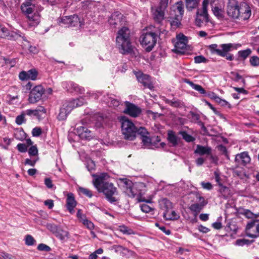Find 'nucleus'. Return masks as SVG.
<instances>
[{
  "label": "nucleus",
  "instance_id": "1",
  "mask_svg": "<svg viewBox=\"0 0 259 259\" xmlns=\"http://www.w3.org/2000/svg\"><path fill=\"white\" fill-rule=\"evenodd\" d=\"M92 176L94 177L93 184L98 191L103 193L109 202H116L117 199L115 196L118 194L117 190L113 183L109 182V176L104 172Z\"/></svg>",
  "mask_w": 259,
  "mask_h": 259
},
{
  "label": "nucleus",
  "instance_id": "2",
  "mask_svg": "<svg viewBox=\"0 0 259 259\" xmlns=\"http://www.w3.org/2000/svg\"><path fill=\"white\" fill-rule=\"evenodd\" d=\"M250 7L245 3L237 5V1L232 0L228 3L227 7L228 15L234 19L239 20H246L251 16Z\"/></svg>",
  "mask_w": 259,
  "mask_h": 259
},
{
  "label": "nucleus",
  "instance_id": "3",
  "mask_svg": "<svg viewBox=\"0 0 259 259\" xmlns=\"http://www.w3.org/2000/svg\"><path fill=\"white\" fill-rule=\"evenodd\" d=\"M116 45L119 52L122 54H129L133 52L130 38V30L126 27L119 29L116 38Z\"/></svg>",
  "mask_w": 259,
  "mask_h": 259
},
{
  "label": "nucleus",
  "instance_id": "4",
  "mask_svg": "<svg viewBox=\"0 0 259 259\" xmlns=\"http://www.w3.org/2000/svg\"><path fill=\"white\" fill-rule=\"evenodd\" d=\"M21 9L29 19L30 25L35 26L39 23L40 16L38 11L41 9L32 0H26L21 5Z\"/></svg>",
  "mask_w": 259,
  "mask_h": 259
},
{
  "label": "nucleus",
  "instance_id": "5",
  "mask_svg": "<svg viewBox=\"0 0 259 259\" xmlns=\"http://www.w3.org/2000/svg\"><path fill=\"white\" fill-rule=\"evenodd\" d=\"M184 13V4L182 1L176 3L171 7L167 19L172 27L177 28L180 26Z\"/></svg>",
  "mask_w": 259,
  "mask_h": 259
},
{
  "label": "nucleus",
  "instance_id": "6",
  "mask_svg": "<svg viewBox=\"0 0 259 259\" xmlns=\"http://www.w3.org/2000/svg\"><path fill=\"white\" fill-rule=\"evenodd\" d=\"M85 103V101L82 97L65 101L60 109L57 116L58 119L59 120H65L73 109L81 106Z\"/></svg>",
  "mask_w": 259,
  "mask_h": 259
},
{
  "label": "nucleus",
  "instance_id": "7",
  "mask_svg": "<svg viewBox=\"0 0 259 259\" xmlns=\"http://www.w3.org/2000/svg\"><path fill=\"white\" fill-rule=\"evenodd\" d=\"M121 130L124 138L132 141L136 137L137 128L127 118L123 117L121 119Z\"/></svg>",
  "mask_w": 259,
  "mask_h": 259
},
{
  "label": "nucleus",
  "instance_id": "8",
  "mask_svg": "<svg viewBox=\"0 0 259 259\" xmlns=\"http://www.w3.org/2000/svg\"><path fill=\"white\" fill-rule=\"evenodd\" d=\"M142 47L147 52H150L155 46L157 41V35L155 33L150 32L143 33L139 39Z\"/></svg>",
  "mask_w": 259,
  "mask_h": 259
},
{
  "label": "nucleus",
  "instance_id": "9",
  "mask_svg": "<svg viewBox=\"0 0 259 259\" xmlns=\"http://www.w3.org/2000/svg\"><path fill=\"white\" fill-rule=\"evenodd\" d=\"M219 49L217 44H211L208 46V49L212 54L225 57L226 54L232 50L236 49L235 45L233 44H224L220 46Z\"/></svg>",
  "mask_w": 259,
  "mask_h": 259
},
{
  "label": "nucleus",
  "instance_id": "10",
  "mask_svg": "<svg viewBox=\"0 0 259 259\" xmlns=\"http://www.w3.org/2000/svg\"><path fill=\"white\" fill-rule=\"evenodd\" d=\"M208 3L209 0H203L202 9H198L197 11L195 24L199 27H201L203 24L207 23L209 22V17L207 12Z\"/></svg>",
  "mask_w": 259,
  "mask_h": 259
},
{
  "label": "nucleus",
  "instance_id": "11",
  "mask_svg": "<svg viewBox=\"0 0 259 259\" xmlns=\"http://www.w3.org/2000/svg\"><path fill=\"white\" fill-rule=\"evenodd\" d=\"M59 22L60 25L64 27H75L81 25V21L76 15L63 17L60 19Z\"/></svg>",
  "mask_w": 259,
  "mask_h": 259
},
{
  "label": "nucleus",
  "instance_id": "12",
  "mask_svg": "<svg viewBox=\"0 0 259 259\" xmlns=\"http://www.w3.org/2000/svg\"><path fill=\"white\" fill-rule=\"evenodd\" d=\"M245 233L247 236L255 238L259 236V220L251 221L246 226Z\"/></svg>",
  "mask_w": 259,
  "mask_h": 259
},
{
  "label": "nucleus",
  "instance_id": "13",
  "mask_svg": "<svg viewBox=\"0 0 259 259\" xmlns=\"http://www.w3.org/2000/svg\"><path fill=\"white\" fill-rule=\"evenodd\" d=\"M195 202V203L190 205L189 209L191 211L194 212L195 215L196 216L207 204V202L203 196H201L199 194L196 195Z\"/></svg>",
  "mask_w": 259,
  "mask_h": 259
},
{
  "label": "nucleus",
  "instance_id": "14",
  "mask_svg": "<svg viewBox=\"0 0 259 259\" xmlns=\"http://www.w3.org/2000/svg\"><path fill=\"white\" fill-rule=\"evenodd\" d=\"M45 90L41 85H37L34 87L30 92L28 98L29 102L34 104L39 101L44 94Z\"/></svg>",
  "mask_w": 259,
  "mask_h": 259
},
{
  "label": "nucleus",
  "instance_id": "15",
  "mask_svg": "<svg viewBox=\"0 0 259 259\" xmlns=\"http://www.w3.org/2000/svg\"><path fill=\"white\" fill-rule=\"evenodd\" d=\"M124 192L131 197H134L137 195L136 190L133 182L127 179L120 180Z\"/></svg>",
  "mask_w": 259,
  "mask_h": 259
},
{
  "label": "nucleus",
  "instance_id": "16",
  "mask_svg": "<svg viewBox=\"0 0 259 259\" xmlns=\"http://www.w3.org/2000/svg\"><path fill=\"white\" fill-rule=\"evenodd\" d=\"M177 39L175 51L177 53L184 54L186 50L188 42L187 37L183 34L180 33L177 35Z\"/></svg>",
  "mask_w": 259,
  "mask_h": 259
},
{
  "label": "nucleus",
  "instance_id": "17",
  "mask_svg": "<svg viewBox=\"0 0 259 259\" xmlns=\"http://www.w3.org/2000/svg\"><path fill=\"white\" fill-rule=\"evenodd\" d=\"M134 74L138 81L145 87L150 89H152L153 88L150 77L149 75L145 74L141 71H134Z\"/></svg>",
  "mask_w": 259,
  "mask_h": 259
},
{
  "label": "nucleus",
  "instance_id": "18",
  "mask_svg": "<svg viewBox=\"0 0 259 259\" xmlns=\"http://www.w3.org/2000/svg\"><path fill=\"white\" fill-rule=\"evenodd\" d=\"M125 104L126 105V108L124 110L125 113L134 117L138 116L141 113V109L134 104L127 101Z\"/></svg>",
  "mask_w": 259,
  "mask_h": 259
},
{
  "label": "nucleus",
  "instance_id": "19",
  "mask_svg": "<svg viewBox=\"0 0 259 259\" xmlns=\"http://www.w3.org/2000/svg\"><path fill=\"white\" fill-rule=\"evenodd\" d=\"M38 75L37 71L35 69H32L28 71H21L19 75V77L21 80H26L31 79L36 80Z\"/></svg>",
  "mask_w": 259,
  "mask_h": 259
},
{
  "label": "nucleus",
  "instance_id": "20",
  "mask_svg": "<svg viewBox=\"0 0 259 259\" xmlns=\"http://www.w3.org/2000/svg\"><path fill=\"white\" fill-rule=\"evenodd\" d=\"M76 132L79 137L82 139L90 140L94 136L92 131L82 126L77 127Z\"/></svg>",
  "mask_w": 259,
  "mask_h": 259
},
{
  "label": "nucleus",
  "instance_id": "21",
  "mask_svg": "<svg viewBox=\"0 0 259 259\" xmlns=\"http://www.w3.org/2000/svg\"><path fill=\"white\" fill-rule=\"evenodd\" d=\"M24 113L26 115H28L31 117H39L40 116L42 113H46V109L43 106H38L36 108L34 109H27L26 110H24Z\"/></svg>",
  "mask_w": 259,
  "mask_h": 259
},
{
  "label": "nucleus",
  "instance_id": "22",
  "mask_svg": "<svg viewBox=\"0 0 259 259\" xmlns=\"http://www.w3.org/2000/svg\"><path fill=\"white\" fill-rule=\"evenodd\" d=\"M66 207L71 214L74 212V208L76 205V202L72 193H68L66 198Z\"/></svg>",
  "mask_w": 259,
  "mask_h": 259
},
{
  "label": "nucleus",
  "instance_id": "23",
  "mask_svg": "<svg viewBox=\"0 0 259 259\" xmlns=\"http://www.w3.org/2000/svg\"><path fill=\"white\" fill-rule=\"evenodd\" d=\"M235 161L244 165L249 163L250 161V158L248 153L246 152H243L236 155L235 157Z\"/></svg>",
  "mask_w": 259,
  "mask_h": 259
},
{
  "label": "nucleus",
  "instance_id": "24",
  "mask_svg": "<svg viewBox=\"0 0 259 259\" xmlns=\"http://www.w3.org/2000/svg\"><path fill=\"white\" fill-rule=\"evenodd\" d=\"M17 35L16 32H10L6 27L0 25V37L12 39L16 38Z\"/></svg>",
  "mask_w": 259,
  "mask_h": 259
},
{
  "label": "nucleus",
  "instance_id": "25",
  "mask_svg": "<svg viewBox=\"0 0 259 259\" xmlns=\"http://www.w3.org/2000/svg\"><path fill=\"white\" fill-rule=\"evenodd\" d=\"M64 85L67 90L70 92H76L82 94L84 92V89L82 87L73 82H65Z\"/></svg>",
  "mask_w": 259,
  "mask_h": 259
},
{
  "label": "nucleus",
  "instance_id": "26",
  "mask_svg": "<svg viewBox=\"0 0 259 259\" xmlns=\"http://www.w3.org/2000/svg\"><path fill=\"white\" fill-rule=\"evenodd\" d=\"M152 11L155 21L158 23L161 22L164 18L165 11L157 7L155 9H152Z\"/></svg>",
  "mask_w": 259,
  "mask_h": 259
},
{
  "label": "nucleus",
  "instance_id": "27",
  "mask_svg": "<svg viewBox=\"0 0 259 259\" xmlns=\"http://www.w3.org/2000/svg\"><path fill=\"white\" fill-rule=\"evenodd\" d=\"M211 152V149L210 147L208 146H203L200 145H197L196 149H195L194 153L198 154L200 155H210Z\"/></svg>",
  "mask_w": 259,
  "mask_h": 259
},
{
  "label": "nucleus",
  "instance_id": "28",
  "mask_svg": "<svg viewBox=\"0 0 259 259\" xmlns=\"http://www.w3.org/2000/svg\"><path fill=\"white\" fill-rule=\"evenodd\" d=\"M163 217L167 220H176L180 218V215L170 209L163 212Z\"/></svg>",
  "mask_w": 259,
  "mask_h": 259
},
{
  "label": "nucleus",
  "instance_id": "29",
  "mask_svg": "<svg viewBox=\"0 0 259 259\" xmlns=\"http://www.w3.org/2000/svg\"><path fill=\"white\" fill-rule=\"evenodd\" d=\"M160 208L165 211L172 208V203L166 198H163L159 201Z\"/></svg>",
  "mask_w": 259,
  "mask_h": 259
},
{
  "label": "nucleus",
  "instance_id": "30",
  "mask_svg": "<svg viewBox=\"0 0 259 259\" xmlns=\"http://www.w3.org/2000/svg\"><path fill=\"white\" fill-rule=\"evenodd\" d=\"M121 16V14L118 12L113 13L108 20L110 24L111 25H117L118 22L120 21Z\"/></svg>",
  "mask_w": 259,
  "mask_h": 259
},
{
  "label": "nucleus",
  "instance_id": "31",
  "mask_svg": "<svg viewBox=\"0 0 259 259\" xmlns=\"http://www.w3.org/2000/svg\"><path fill=\"white\" fill-rule=\"evenodd\" d=\"M185 82L191 86L193 89L198 91L200 94H205L206 93L205 90L200 85L195 84L192 81L188 79H186L185 80Z\"/></svg>",
  "mask_w": 259,
  "mask_h": 259
},
{
  "label": "nucleus",
  "instance_id": "32",
  "mask_svg": "<svg viewBox=\"0 0 259 259\" xmlns=\"http://www.w3.org/2000/svg\"><path fill=\"white\" fill-rule=\"evenodd\" d=\"M54 234L60 240H64L66 238H68V232L59 228Z\"/></svg>",
  "mask_w": 259,
  "mask_h": 259
},
{
  "label": "nucleus",
  "instance_id": "33",
  "mask_svg": "<svg viewBox=\"0 0 259 259\" xmlns=\"http://www.w3.org/2000/svg\"><path fill=\"white\" fill-rule=\"evenodd\" d=\"M251 50L250 49L239 51L238 52V56L240 60H245L251 54Z\"/></svg>",
  "mask_w": 259,
  "mask_h": 259
},
{
  "label": "nucleus",
  "instance_id": "34",
  "mask_svg": "<svg viewBox=\"0 0 259 259\" xmlns=\"http://www.w3.org/2000/svg\"><path fill=\"white\" fill-rule=\"evenodd\" d=\"M168 140L173 146H176L178 144V138L172 131L168 132Z\"/></svg>",
  "mask_w": 259,
  "mask_h": 259
},
{
  "label": "nucleus",
  "instance_id": "35",
  "mask_svg": "<svg viewBox=\"0 0 259 259\" xmlns=\"http://www.w3.org/2000/svg\"><path fill=\"white\" fill-rule=\"evenodd\" d=\"M185 2L187 10L189 11L196 8L198 5L197 0H185Z\"/></svg>",
  "mask_w": 259,
  "mask_h": 259
},
{
  "label": "nucleus",
  "instance_id": "36",
  "mask_svg": "<svg viewBox=\"0 0 259 259\" xmlns=\"http://www.w3.org/2000/svg\"><path fill=\"white\" fill-rule=\"evenodd\" d=\"M231 74L234 81L236 82H240L243 85L245 84V79L239 73L235 72H231Z\"/></svg>",
  "mask_w": 259,
  "mask_h": 259
},
{
  "label": "nucleus",
  "instance_id": "37",
  "mask_svg": "<svg viewBox=\"0 0 259 259\" xmlns=\"http://www.w3.org/2000/svg\"><path fill=\"white\" fill-rule=\"evenodd\" d=\"M15 138L20 141H23L26 138V134L23 130L17 129L14 132Z\"/></svg>",
  "mask_w": 259,
  "mask_h": 259
},
{
  "label": "nucleus",
  "instance_id": "38",
  "mask_svg": "<svg viewBox=\"0 0 259 259\" xmlns=\"http://www.w3.org/2000/svg\"><path fill=\"white\" fill-rule=\"evenodd\" d=\"M26 114L24 113V111L21 112V114L17 116L15 119V122L17 125H20L23 123H24L26 121L25 116Z\"/></svg>",
  "mask_w": 259,
  "mask_h": 259
},
{
  "label": "nucleus",
  "instance_id": "39",
  "mask_svg": "<svg viewBox=\"0 0 259 259\" xmlns=\"http://www.w3.org/2000/svg\"><path fill=\"white\" fill-rule=\"evenodd\" d=\"M179 134L182 136L183 138L187 142H193L195 140V138L188 134L185 131H181Z\"/></svg>",
  "mask_w": 259,
  "mask_h": 259
},
{
  "label": "nucleus",
  "instance_id": "40",
  "mask_svg": "<svg viewBox=\"0 0 259 259\" xmlns=\"http://www.w3.org/2000/svg\"><path fill=\"white\" fill-rule=\"evenodd\" d=\"M164 101L166 103L169 104L171 106L175 107H179L181 106L182 105L181 102L178 100L174 99L173 100H170L169 99H165Z\"/></svg>",
  "mask_w": 259,
  "mask_h": 259
},
{
  "label": "nucleus",
  "instance_id": "41",
  "mask_svg": "<svg viewBox=\"0 0 259 259\" xmlns=\"http://www.w3.org/2000/svg\"><path fill=\"white\" fill-rule=\"evenodd\" d=\"M107 103L110 107H116L119 105V101L112 97H109V99L107 101Z\"/></svg>",
  "mask_w": 259,
  "mask_h": 259
},
{
  "label": "nucleus",
  "instance_id": "42",
  "mask_svg": "<svg viewBox=\"0 0 259 259\" xmlns=\"http://www.w3.org/2000/svg\"><path fill=\"white\" fill-rule=\"evenodd\" d=\"M25 244L28 246H32L36 243L34 238L30 235H27L25 238Z\"/></svg>",
  "mask_w": 259,
  "mask_h": 259
},
{
  "label": "nucleus",
  "instance_id": "43",
  "mask_svg": "<svg viewBox=\"0 0 259 259\" xmlns=\"http://www.w3.org/2000/svg\"><path fill=\"white\" fill-rule=\"evenodd\" d=\"M140 139L142 140V143L145 146L148 148H151L152 146L151 139L149 136H148V135L144 136Z\"/></svg>",
  "mask_w": 259,
  "mask_h": 259
},
{
  "label": "nucleus",
  "instance_id": "44",
  "mask_svg": "<svg viewBox=\"0 0 259 259\" xmlns=\"http://www.w3.org/2000/svg\"><path fill=\"white\" fill-rule=\"evenodd\" d=\"M212 11L213 12V14L218 18H221L223 17V11L221 8H219L218 7H214L212 8Z\"/></svg>",
  "mask_w": 259,
  "mask_h": 259
},
{
  "label": "nucleus",
  "instance_id": "45",
  "mask_svg": "<svg viewBox=\"0 0 259 259\" xmlns=\"http://www.w3.org/2000/svg\"><path fill=\"white\" fill-rule=\"evenodd\" d=\"M249 63L253 67L259 66V57L256 56H253L250 58Z\"/></svg>",
  "mask_w": 259,
  "mask_h": 259
},
{
  "label": "nucleus",
  "instance_id": "46",
  "mask_svg": "<svg viewBox=\"0 0 259 259\" xmlns=\"http://www.w3.org/2000/svg\"><path fill=\"white\" fill-rule=\"evenodd\" d=\"M137 134L140 137V139H141L144 136L148 135L149 133L145 128L140 127L139 129L137 128L136 135Z\"/></svg>",
  "mask_w": 259,
  "mask_h": 259
},
{
  "label": "nucleus",
  "instance_id": "47",
  "mask_svg": "<svg viewBox=\"0 0 259 259\" xmlns=\"http://www.w3.org/2000/svg\"><path fill=\"white\" fill-rule=\"evenodd\" d=\"M119 230L121 232L124 234L131 235L134 234L132 229L128 228V227L125 226H119Z\"/></svg>",
  "mask_w": 259,
  "mask_h": 259
},
{
  "label": "nucleus",
  "instance_id": "48",
  "mask_svg": "<svg viewBox=\"0 0 259 259\" xmlns=\"http://www.w3.org/2000/svg\"><path fill=\"white\" fill-rule=\"evenodd\" d=\"M79 192L89 198H91L93 196L92 191L87 188L82 187L79 188Z\"/></svg>",
  "mask_w": 259,
  "mask_h": 259
},
{
  "label": "nucleus",
  "instance_id": "49",
  "mask_svg": "<svg viewBox=\"0 0 259 259\" xmlns=\"http://www.w3.org/2000/svg\"><path fill=\"white\" fill-rule=\"evenodd\" d=\"M84 225L87 226V227L90 229L92 230L94 228V225L92 222L87 220L86 218L82 219L81 222Z\"/></svg>",
  "mask_w": 259,
  "mask_h": 259
},
{
  "label": "nucleus",
  "instance_id": "50",
  "mask_svg": "<svg viewBox=\"0 0 259 259\" xmlns=\"http://www.w3.org/2000/svg\"><path fill=\"white\" fill-rule=\"evenodd\" d=\"M103 252V249L101 248H100L90 255L89 259H97L98 257L97 254H101Z\"/></svg>",
  "mask_w": 259,
  "mask_h": 259
},
{
  "label": "nucleus",
  "instance_id": "51",
  "mask_svg": "<svg viewBox=\"0 0 259 259\" xmlns=\"http://www.w3.org/2000/svg\"><path fill=\"white\" fill-rule=\"evenodd\" d=\"M252 241H250L247 239H237L236 241L235 244L238 246H243L245 244H249L251 243Z\"/></svg>",
  "mask_w": 259,
  "mask_h": 259
},
{
  "label": "nucleus",
  "instance_id": "52",
  "mask_svg": "<svg viewBox=\"0 0 259 259\" xmlns=\"http://www.w3.org/2000/svg\"><path fill=\"white\" fill-rule=\"evenodd\" d=\"M169 0H160L159 5L157 8L165 11L168 6Z\"/></svg>",
  "mask_w": 259,
  "mask_h": 259
},
{
  "label": "nucleus",
  "instance_id": "53",
  "mask_svg": "<svg viewBox=\"0 0 259 259\" xmlns=\"http://www.w3.org/2000/svg\"><path fill=\"white\" fill-rule=\"evenodd\" d=\"M28 154L30 156H36L38 154V150L35 146H32L28 150Z\"/></svg>",
  "mask_w": 259,
  "mask_h": 259
},
{
  "label": "nucleus",
  "instance_id": "54",
  "mask_svg": "<svg viewBox=\"0 0 259 259\" xmlns=\"http://www.w3.org/2000/svg\"><path fill=\"white\" fill-rule=\"evenodd\" d=\"M46 227L47 228L54 234L56 232L57 229L59 228L57 225L51 223L47 224Z\"/></svg>",
  "mask_w": 259,
  "mask_h": 259
},
{
  "label": "nucleus",
  "instance_id": "55",
  "mask_svg": "<svg viewBox=\"0 0 259 259\" xmlns=\"http://www.w3.org/2000/svg\"><path fill=\"white\" fill-rule=\"evenodd\" d=\"M37 249L40 251H45L47 252L51 250L50 247L43 243H40L37 246Z\"/></svg>",
  "mask_w": 259,
  "mask_h": 259
},
{
  "label": "nucleus",
  "instance_id": "56",
  "mask_svg": "<svg viewBox=\"0 0 259 259\" xmlns=\"http://www.w3.org/2000/svg\"><path fill=\"white\" fill-rule=\"evenodd\" d=\"M17 149L20 152H25L27 151V146L24 144L19 143L17 146Z\"/></svg>",
  "mask_w": 259,
  "mask_h": 259
},
{
  "label": "nucleus",
  "instance_id": "57",
  "mask_svg": "<svg viewBox=\"0 0 259 259\" xmlns=\"http://www.w3.org/2000/svg\"><path fill=\"white\" fill-rule=\"evenodd\" d=\"M141 210L145 213H148L152 210V208L146 204H143L140 205Z\"/></svg>",
  "mask_w": 259,
  "mask_h": 259
},
{
  "label": "nucleus",
  "instance_id": "58",
  "mask_svg": "<svg viewBox=\"0 0 259 259\" xmlns=\"http://www.w3.org/2000/svg\"><path fill=\"white\" fill-rule=\"evenodd\" d=\"M38 157L36 158L35 159L31 160L30 159L27 158L25 161V164L29 165L31 166H34L36 163V162L38 160Z\"/></svg>",
  "mask_w": 259,
  "mask_h": 259
},
{
  "label": "nucleus",
  "instance_id": "59",
  "mask_svg": "<svg viewBox=\"0 0 259 259\" xmlns=\"http://www.w3.org/2000/svg\"><path fill=\"white\" fill-rule=\"evenodd\" d=\"M42 133L41 129L40 127H36L32 130V134L34 137L39 136Z\"/></svg>",
  "mask_w": 259,
  "mask_h": 259
},
{
  "label": "nucleus",
  "instance_id": "60",
  "mask_svg": "<svg viewBox=\"0 0 259 259\" xmlns=\"http://www.w3.org/2000/svg\"><path fill=\"white\" fill-rule=\"evenodd\" d=\"M217 103H218L222 106H228L229 108L231 107V106L230 103H229L225 100L222 99L220 98L218 100V101L217 102Z\"/></svg>",
  "mask_w": 259,
  "mask_h": 259
},
{
  "label": "nucleus",
  "instance_id": "61",
  "mask_svg": "<svg viewBox=\"0 0 259 259\" xmlns=\"http://www.w3.org/2000/svg\"><path fill=\"white\" fill-rule=\"evenodd\" d=\"M195 62L196 63H200L205 62L206 59L202 56H198L194 58Z\"/></svg>",
  "mask_w": 259,
  "mask_h": 259
},
{
  "label": "nucleus",
  "instance_id": "62",
  "mask_svg": "<svg viewBox=\"0 0 259 259\" xmlns=\"http://www.w3.org/2000/svg\"><path fill=\"white\" fill-rule=\"evenodd\" d=\"M201 185L202 188L204 189L210 190L212 188V185L209 182L205 183L204 182H202L201 183Z\"/></svg>",
  "mask_w": 259,
  "mask_h": 259
},
{
  "label": "nucleus",
  "instance_id": "63",
  "mask_svg": "<svg viewBox=\"0 0 259 259\" xmlns=\"http://www.w3.org/2000/svg\"><path fill=\"white\" fill-rule=\"evenodd\" d=\"M87 167L90 171L94 169L95 167V164L94 162L92 160L88 161L87 163Z\"/></svg>",
  "mask_w": 259,
  "mask_h": 259
},
{
  "label": "nucleus",
  "instance_id": "64",
  "mask_svg": "<svg viewBox=\"0 0 259 259\" xmlns=\"http://www.w3.org/2000/svg\"><path fill=\"white\" fill-rule=\"evenodd\" d=\"M198 230L203 233H207L210 231V229L202 225H199L198 228Z\"/></svg>",
  "mask_w": 259,
  "mask_h": 259
}]
</instances>
